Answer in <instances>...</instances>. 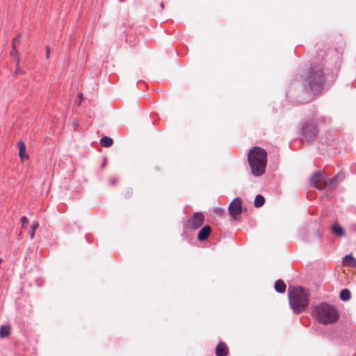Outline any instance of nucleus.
Returning <instances> with one entry per match:
<instances>
[{
	"label": "nucleus",
	"mask_w": 356,
	"mask_h": 356,
	"mask_svg": "<svg viewBox=\"0 0 356 356\" xmlns=\"http://www.w3.org/2000/svg\"><path fill=\"white\" fill-rule=\"evenodd\" d=\"M325 82L324 65L312 63L305 75L302 76L304 89L316 95L322 90Z\"/></svg>",
	"instance_id": "nucleus-1"
},
{
	"label": "nucleus",
	"mask_w": 356,
	"mask_h": 356,
	"mask_svg": "<svg viewBox=\"0 0 356 356\" xmlns=\"http://www.w3.org/2000/svg\"><path fill=\"white\" fill-rule=\"evenodd\" d=\"M331 122V118L323 115H313L300 124V141L302 143H312L319 134V126L327 124Z\"/></svg>",
	"instance_id": "nucleus-2"
},
{
	"label": "nucleus",
	"mask_w": 356,
	"mask_h": 356,
	"mask_svg": "<svg viewBox=\"0 0 356 356\" xmlns=\"http://www.w3.org/2000/svg\"><path fill=\"white\" fill-rule=\"evenodd\" d=\"M268 154L264 148L254 146L248 153V162L251 173L254 177H260L265 173Z\"/></svg>",
	"instance_id": "nucleus-3"
},
{
	"label": "nucleus",
	"mask_w": 356,
	"mask_h": 356,
	"mask_svg": "<svg viewBox=\"0 0 356 356\" xmlns=\"http://www.w3.org/2000/svg\"><path fill=\"white\" fill-rule=\"evenodd\" d=\"M290 307L295 314L303 312L309 305V293L302 286L289 288L288 290Z\"/></svg>",
	"instance_id": "nucleus-4"
},
{
	"label": "nucleus",
	"mask_w": 356,
	"mask_h": 356,
	"mask_svg": "<svg viewBox=\"0 0 356 356\" xmlns=\"http://www.w3.org/2000/svg\"><path fill=\"white\" fill-rule=\"evenodd\" d=\"M312 315L321 324L328 325L335 323L339 314L334 306L327 302H321L312 306Z\"/></svg>",
	"instance_id": "nucleus-5"
},
{
	"label": "nucleus",
	"mask_w": 356,
	"mask_h": 356,
	"mask_svg": "<svg viewBox=\"0 0 356 356\" xmlns=\"http://www.w3.org/2000/svg\"><path fill=\"white\" fill-rule=\"evenodd\" d=\"M228 211L230 216L236 219V216L243 212L241 199L238 197H235L229 204Z\"/></svg>",
	"instance_id": "nucleus-6"
},
{
	"label": "nucleus",
	"mask_w": 356,
	"mask_h": 356,
	"mask_svg": "<svg viewBox=\"0 0 356 356\" xmlns=\"http://www.w3.org/2000/svg\"><path fill=\"white\" fill-rule=\"evenodd\" d=\"M204 220V215L201 212H195L188 221V227L191 229L196 230L203 225Z\"/></svg>",
	"instance_id": "nucleus-7"
},
{
	"label": "nucleus",
	"mask_w": 356,
	"mask_h": 356,
	"mask_svg": "<svg viewBox=\"0 0 356 356\" xmlns=\"http://www.w3.org/2000/svg\"><path fill=\"white\" fill-rule=\"evenodd\" d=\"M310 184L317 189L322 190L325 188L326 183L323 179L321 171H316L310 178Z\"/></svg>",
	"instance_id": "nucleus-8"
},
{
	"label": "nucleus",
	"mask_w": 356,
	"mask_h": 356,
	"mask_svg": "<svg viewBox=\"0 0 356 356\" xmlns=\"http://www.w3.org/2000/svg\"><path fill=\"white\" fill-rule=\"evenodd\" d=\"M211 229L209 225L204 226L198 232L197 238L200 241H203L206 240L210 235Z\"/></svg>",
	"instance_id": "nucleus-9"
},
{
	"label": "nucleus",
	"mask_w": 356,
	"mask_h": 356,
	"mask_svg": "<svg viewBox=\"0 0 356 356\" xmlns=\"http://www.w3.org/2000/svg\"><path fill=\"white\" fill-rule=\"evenodd\" d=\"M229 353L227 346L225 343L220 341L216 348V356H227Z\"/></svg>",
	"instance_id": "nucleus-10"
},
{
	"label": "nucleus",
	"mask_w": 356,
	"mask_h": 356,
	"mask_svg": "<svg viewBox=\"0 0 356 356\" xmlns=\"http://www.w3.org/2000/svg\"><path fill=\"white\" fill-rule=\"evenodd\" d=\"M17 146L19 149V156L22 161L29 158V155L26 154V145L22 140H19L17 143Z\"/></svg>",
	"instance_id": "nucleus-11"
},
{
	"label": "nucleus",
	"mask_w": 356,
	"mask_h": 356,
	"mask_svg": "<svg viewBox=\"0 0 356 356\" xmlns=\"http://www.w3.org/2000/svg\"><path fill=\"white\" fill-rule=\"evenodd\" d=\"M20 38H21V35L17 34L13 40V45H12V50L10 51V55L12 56H13L14 58L15 56H17V54H18V51L17 50V44L19 43Z\"/></svg>",
	"instance_id": "nucleus-12"
},
{
	"label": "nucleus",
	"mask_w": 356,
	"mask_h": 356,
	"mask_svg": "<svg viewBox=\"0 0 356 356\" xmlns=\"http://www.w3.org/2000/svg\"><path fill=\"white\" fill-rule=\"evenodd\" d=\"M286 286L283 280H277V281H275V284H274V288H275V290L277 293H284L286 291Z\"/></svg>",
	"instance_id": "nucleus-13"
},
{
	"label": "nucleus",
	"mask_w": 356,
	"mask_h": 356,
	"mask_svg": "<svg viewBox=\"0 0 356 356\" xmlns=\"http://www.w3.org/2000/svg\"><path fill=\"white\" fill-rule=\"evenodd\" d=\"M343 262L345 265L356 268V259L351 254H347L343 258Z\"/></svg>",
	"instance_id": "nucleus-14"
},
{
	"label": "nucleus",
	"mask_w": 356,
	"mask_h": 356,
	"mask_svg": "<svg viewBox=\"0 0 356 356\" xmlns=\"http://www.w3.org/2000/svg\"><path fill=\"white\" fill-rule=\"evenodd\" d=\"M339 298L342 301H348L351 298V293L349 289H343L339 293Z\"/></svg>",
	"instance_id": "nucleus-15"
},
{
	"label": "nucleus",
	"mask_w": 356,
	"mask_h": 356,
	"mask_svg": "<svg viewBox=\"0 0 356 356\" xmlns=\"http://www.w3.org/2000/svg\"><path fill=\"white\" fill-rule=\"evenodd\" d=\"M100 145L104 147H111L113 143V140L110 137H108V136H103L101 139H100Z\"/></svg>",
	"instance_id": "nucleus-16"
},
{
	"label": "nucleus",
	"mask_w": 356,
	"mask_h": 356,
	"mask_svg": "<svg viewBox=\"0 0 356 356\" xmlns=\"http://www.w3.org/2000/svg\"><path fill=\"white\" fill-rule=\"evenodd\" d=\"M10 327L9 325H1L0 327V337L5 338L10 335Z\"/></svg>",
	"instance_id": "nucleus-17"
},
{
	"label": "nucleus",
	"mask_w": 356,
	"mask_h": 356,
	"mask_svg": "<svg viewBox=\"0 0 356 356\" xmlns=\"http://www.w3.org/2000/svg\"><path fill=\"white\" fill-rule=\"evenodd\" d=\"M265 198L261 195H257L254 201V206L256 208L261 207L264 204Z\"/></svg>",
	"instance_id": "nucleus-18"
},
{
	"label": "nucleus",
	"mask_w": 356,
	"mask_h": 356,
	"mask_svg": "<svg viewBox=\"0 0 356 356\" xmlns=\"http://www.w3.org/2000/svg\"><path fill=\"white\" fill-rule=\"evenodd\" d=\"M332 231L334 234H335L337 236H342L345 235V231L343 228L339 225H334L332 226Z\"/></svg>",
	"instance_id": "nucleus-19"
},
{
	"label": "nucleus",
	"mask_w": 356,
	"mask_h": 356,
	"mask_svg": "<svg viewBox=\"0 0 356 356\" xmlns=\"http://www.w3.org/2000/svg\"><path fill=\"white\" fill-rule=\"evenodd\" d=\"M344 177H345V176H344L343 173L339 172L332 177L331 182L332 183H337L340 181H342L344 179Z\"/></svg>",
	"instance_id": "nucleus-20"
},
{
	"label": "nucleus",
	"mask_w": 356,
	"mask_h": 356,
	"mask_svg": "<svg viewBox=\"0 0 356 356\" xmlns=\"http://www.w3.org/2000/svg\"><path fill=\"white\" fill-rule=\"evenodd\" d=\"M39 224L38 222H33L31 225V232H30L31 239L34 238L35 231L38 229Z\"/></svg>",
	"instance_id": "nucleus-21"
},
{
	"label": "nucleus",
	"mask_w": 356,
	"mask_h": 356,
	"mask_svg": "<svg viewBox=\"0 0 356 356\" xmlns=\"http://www.w3.org/2000/svg\"><path fill=\"white\" fill-rule=\"evenodd\" d=\"M45 50H46L45 57H46L47 59H49V56H50V47L49 46H46L45 47Z\"/></svg>",
	"instance_id": "nucleus-22"
},
{
	"label": "nucleus",
	"mask_w": 356,
	"mask_h": 356,
	"mask_svg": "<svg viewBox=\"0 0 356 356\" xmlns=\"http://www.w3.org/2000/svg\"><path fill=\"white\" fill-rule=\"evenodd\" d=\"M21 222H22V225L24 226L25 224L28 223L29 220H28V218L26 216H23L21 218Z\"/></svg>",
	"instance_id": "nucleus-23"
},
{
	"label": "nucleus",
	"mask_w": 356,
	"mask_h": 356,
	"mask_svg": "<svg viewBox=\"0 0 356 356\" xmlns=\"http://www.w3.org/2000/svg\"><path fill=\"white\" fill-rule=\"evenodd\" d=\"M86 241L89 243H91L92 242V236L90 235V234H86Z\"/></svg>",
	"instance_id": "nucleus-24"
},
{
	"label": "nucleus",
	"mask_w": 356,
	"mask_h": 356,
	"mask_svg": "<svg viewBox=\"0 0 356 356\" xmlns=\"http://www.w3.org/2000/svg\"><path fill=\"white\" fill-rule=\"evenodd\" d=\"M132 195V190L131 189H127L126 191L125 197H129Z\"/></svg>",
	"instance_id": "nucleus-25"
},
{
	"label": "nucleus",
	"mask_w": 356,
	"mask_h": 356,
	"mask_svg": "<svg viewBox=\"0 0 356 356\" xmlns=\"http://www.w3.org/2000/svg\"><path fill=\"white\" fill-rule=\"evenodd\" d=\"M117 181H118L117 179L113 178V179H111L109 181H110L111 185H115L116 184Z\"/></svg>",
	"instance_id": "nucleus-26"
},
{
	"label": "nucleus",
	"mask_w": 356,
	"mask_h": 356,
	"mask_svg": "<svg viewBox=\"0 0 356 356\" xmlns=\"http://www.w3.org/2000/svg\"><path fill=\"white\" fill-rule=\"evenodd\" d=\"M287 95L289 97H293V96H292V87H291L289 88V91L287 92Z\"/></svg>",
	"instance_id": "nucleus-27"
},
{
	"label": "nucleus",
	"mask_w": 356,
	"mask_h": 356,
	"mask_svg": "<svg viewBox=\"0 0 356 356\" xmlns=\"http://www.w3.org/2000/svg\"><path fill=\"white\" fill-rule=\"evenodd\" d=\"M22 72V70H20L18 67H17L16 69V71H15V73L16 74H18V73H21Z\"/></svg>",
	"instance_id": "nucleus-28"
},
{
	"label": "nucleus",
	"mask_w": 356,
	"mask_h": 356,
	"mask_svg": "<svg viewBox=\"0 0 356 356\" xmlns=\"http://www.w3.org/2000/svg\"><path fill=\"white\" fill-rule=\"evenodd\" d=\"M160 6H161V8L163 9V8H164V3H163V2H161V3H160Z\"/></svg>",
	"instance_id": "nucleus-29"
},
{
	"label": "nucleus",
	"mask_w": 356,
	"mask_h": 356,
	"mask_svg": "<svg viewBox=\"0 0 356 356\" xmlns=\"http://www.w3.org/2000/svg\"><path fill=\"white\" fill-rule=\"evenodd\" d=\"M79 98H81V97H82V93H79Z\"/></svg>",
	"instance_id": "nucleus-30"
},
{
	"label": "nucleus",
	"mask_w": 356,
	"mask_h": 356,
	"mask_svg": "<svg viewBox=\"0 0 356 356\" xmlns=\"http://www.w3.org/2000/svg\"><path fill=\"white\" fill-rule=\"evenodd\" d=\"M19 65V58H17V65L18 66Z\"/></svg>",
	"instance_id": "nucleus-31"
},
{
	"label": "nucleus",
	"mask_w": 356,
	"mask_h": 356,
	"mask_svg": "<svg viewBox=\"0 0 356 356\" xmlns=\"http://www.w3.org/2000/svg\"><path fill=\"white\" fill-rule=\"evenodd\" d=\"M105 165H106V161H104V163H103V165H102V168H104V167L105 166Z\"/></svg>",
	"instance_id": "nucleus-32"
},
{
	"label": "nucleus",
	"mask_w": 356,
	"mask_h": 356,
	"mask_svg": "<svg viewBox=\"0 0 356 356\" xmlns=\"http://www.w3.org/2000/svg\"><path fill=\"white\" fill-rule=\"evenodd\" d=\"M2 262V259L0 258V264Z\"/></svg>",
	"instance_id": "nucleus-33"
}]
</instances>
